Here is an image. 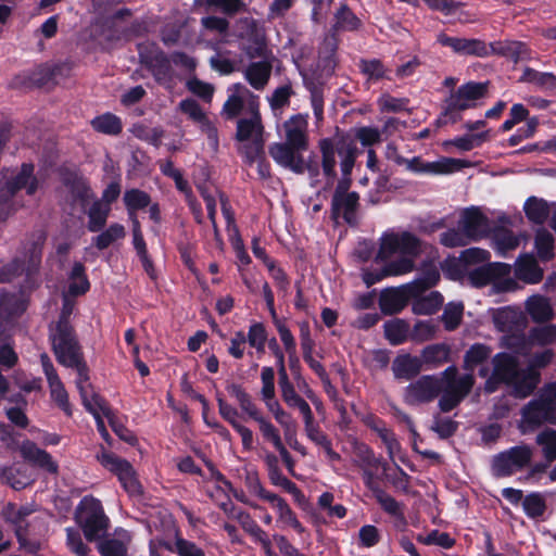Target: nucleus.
<instances>
[{
  "label": "nucleus",
  "mask_w": 556,
  "mask_h": 556,
  "mask_svg": "<svg viewBox=\"0 0 556 556\" xmlns=\"http://www.w3.org/2000/svg\"><path fill=\"white\" fill-rule=\"evenodd\" d=\"M521 238V235H516L511 230L498 228L494 230L492 236L493 248L501 255H505L508 251L515 250L520 244Z\"/></svg>",
  "instance_id": "obj_35"
},
{
  "label": "nucleus",
  "mask_w": 556,
  "mask_h": 556,
  "mask_svg": "<svg viewBox=\"0 0 556 556\" xmlns=\"http://www.w3.org/2000/svg\"><path fill=\"white\" fill-rule=\"evenodd\" d=\"M443 394L439 406L443 412H450L456 407L471 391L475 377L471 372L458 375L455 366L447 367L442 374Z\"/></svg>",
  "instance_id": "obj_6"
},
{
  "label": "nucleus",
  "mask_w": 556,
  "mask_h": 556,
  "mask_svg": "<svg viewBox=\"0 0 556 556\" xmlns=\"http://www.w3.org/2000/svg\"><path fill=\"white\" fill-rule=\"evenodd\" d=\"M417 540L425 545H438L443 548H450L454 545V540L445 532L433 530L426 535H418Z\"/></svg>",
  "instance_id": "obj_57"
},
{
  "label": "nucleus",
  "mask_w": 556,
  "mask_h": 556,
  "mask_svg": "<svg viewBox=\"0 0 556 556\" xmlns=\"http://www.w3.org/2000/svg\"><path fill=\"white\" fill-rule=\"evenodd\" d=\"M458 227L465 231L470 241H477L485 237L490 229L488 218L477 207H469L462 211Z\"/></svg>",
  "instance_id": "obj_19"
},
{
  "label": "nucleus",
  "mask_w": 556,
  "mask_h": 556,
  "mask_svg": "<svg viewBox=\"0 0 556 556\" xmlns=\"http://www.w3.org/2000/svg\"><path fill=\"white\" fill-rule=\"evenodd\" d=\"M354 137L363 147H370L381 141V132L375 127L364 126L354 129Z\"/></svg>",
  "instance_id": "obj_59"
},
{
  "label": "nucleus",
  "mask_w": 556,
  "mask_h": 556,
  "mask_svg": "<svg viewBox=\"0 0 556 556\" xmlns=\"http://www.w3.org/2000/svg\"><path fill=\"white\" fill-rule=\"evenodd\" d=\"M51 340L60 364L76 369L77 379L89 376L71 326L62 325L59 330H51Z\"/></svg>",
  "instance_id": "obj_5"
},
{
  "label": "nucleus",
  "mask_w": 556,
  "mask_h": 556,
  "mask_svg": "<svg viewBox=\"0 0 556 556\" xmlns=\"http://www.w3.org/2000/svg\"><path fill=\"white\" fill-rule=\"evenodd\" d=\"M300 151L287 142L274 143L269 147V154L274 161L294 173H302L304 168L303 159L299 154Z\"/></svg>",
  "instance_id": "obj_23"
},
{
  "label": "nucleus",
  "mask_w": 556,
  "mask_h": 556,
  "mask_svg": "<svg viewBox=\"0 0 556 556\" xmlns=\"http://www.w3.org/2000/svg\"><path fill=\"white\" fill-rule=\"evenodd\" d=\"M379 466H381L380 460L377 459L370 451L366 450L362 463L366 485L374 490L376 500L387 513L394 516L401 515L400 504L389 494L384 493L379 489L374 488V470L377 469ZM382 467H384V465H382ZM384 469L386 468H383V470Z\"/></svg>",
  "instance_id": "obj_13"
},
{
  "label": "nucleus",
  "mask_w": 556,
  "mask_h": 556,
  "mask_svg": "<svg viewBox=\"0 0 556 556\" xmlns=\"http://www.w3.org/2000/svg\"><path fill=\"white\" fill-rule=\"evenodd\" d=\"M406 168L413 173L426 175H447L460 170L469 166V163L458 159L439 157L433 162H425L422 159L415 156L413 159H404Z\"/></svg>",
  "instance_id": "obj_11"
},
{
  "label": "nucleus",
  "mask_w": 556,
  "mask_h": 556,
  "mask_svg": "<svg viewBox=\"0 0 556 556\" xmlns=\"http://www.w3.org/2000/svg\"><path fill=\"white\" fill-rule=\"evenodd\" d=\"M535 249L542 260H548L554 256V238L551 232L540 229L535 237Z\"/></svg>",
  "instance_id": "obj_53"
},
{
  "label": "nucleus",
  "mask_w": 556,
  "mask_h": 556,
  "mask_svg": "<svg viewBox=\"0 0 556 556\" xmlns=\"http://www.w3.org/2000/svg\"><path fill=\"white\" fill-rule=\"evenodd\" d=\"M270 65L266 62L252 63L245 71V78L255 89H262L270 75Z\"/></svg>",
  "instance_id": "obj_38"
},
{
  "label": "nucleus",
  "mask_w": 556,
  "mask_h": 556,
  "mask_svg": "<svg viewBox=\"0 0 556 556\" xmlns=\"http://www.w3.org/2000/svg\"><path fill=\"white\" fill-rule=\"evenodd\" d=\"M91 125L97 131L108 135H117L122 130L121 119L111 113L94 117Z\"/></svg>",
  "instance_id": "obj_45"
},
{
  "label": "nucleus",
  "mask_w": 556,
  "mask_h": 556,
  "mask_svg": "<svg viewBox=\"0 0 556 556\" xmlns=\"http://www.w3.org/2000/svg\"><path fill=\"white\" fill-rule=\"evenodd\" d=\"M486 92V84L468 83L460 86L447 100L444 116L455 112L464 111L476 105V102L483 98Z\"/></svg>",
  "instance_id": "obj_14"
},
{
  "label": "nucleus",
  "mask_w": 556,
  "mask_h": 556,
  "mask_svg": "<svg viewBox=\"0 0 556 556\" xmlns=\"http://www.w3.org/2000/svg\"><path fill=\"white\" fill-rule=\"evenodd\" d=\"M485 136L484 135H471V136H465L455 138L453 140H447L442 143L444 148H447L448 146H454L460 151H469L473 149L475 147L479 146L483 140Z\"/></svg>",
  "instance_id": "obj_61"
},
{
  "label": "nucleus",
  "mask_w": 556,
  "mask_h": 556,
  "mask_svg": "<svg viewBox=\"0 0 556 556\" xmlns=\"http://www.w3.org/2000/svg\"><path fill=\"white\" fill-rule=\"evenodd\" d=\"M556 339V326L555 325H544L541 327L534 328L529 337V341L526 343H520L521 345L517 352H525L529 344H539L545 345L553 342Z\"/></svg>",
  "instance_id": "obj_39"
},
{
  "label": "nucleus",
  "mask_w": 556,
  "mask_h": 556,
  "mask_svg": "<svg viewBox=\"0 0 556 556\" xmlns=\"http://www.w3.org/2000/svg\"><path fill=\"white\" fill-rule=\"evenodd\" d=\"M532 451L527 445L511 447L498 454L493 460V471L496 476H509L530 463Z\"/></svg>",
  "instance_id": "obj_12"
},
{
  "label": "nucleus",
  "mask_w": 556,
  "mask_h": 556,
  "mask_svg": "<svg viewBox=\"0 0 556 556\" xmlns=\"http://www.w3.org/2000/svg\"><path fill=\"white\" fill-rule=\"evenodd\" d=\"M442 303V295L433 291L416 300L413 304V311L417 315H431L441 307Z\"/></svg>",
  "instance_id": "obj_41"
},
{
  "label": "nucleus",
  "mask_w": 556,
  "mask_h": 556,
  "mask_svg": "<svg viewBox=\"0 0 556 556\" xmlns=\"http://www.w3.org/2000/svg\"><path fill=\"white\" fill-rule=\"evenodd\" d=\"M230 96L224 104V112L229 117H235L243 109L248 106L249 114H251V103L253 100L258 101L257 97L252 94L244 86L236 84L230 88Z\"/></svg>",
  "instance_id": "obj_27"
},
{
  "label": "nucleus",
  "mask_w": 556,
  "mask_h": 556,
  "mask_svg": "<svg viewBox=\"0 0 556 556\" xmlns=\"http://www.w3.org/2000/svg\"><path fill=\"white\" fill-rule=\"evenodd\" d=\"M349 181H341L334 192L332 199V208L337 215L342 217L348 223L354 222V213L358 205V194L356 192H346Z\"/></svg>",
  "instance_id": "obj_21"
},
{
  "label": "nucleus",
  "mask_w": 556,
  "mask_h": 556,
  "mask_svg": "<svg viewBox=\"0 0 556 556\" xmlns=\"http://www.w3.org/2000/svg\"><path fill=\"white\" fill-rule=\"evenodd\" d=\"M308 115L295 114L282 124L283 138L287 143L298 150H306L308 146Z\"/></svg>",
  "instance_id": "obj_20"
},
{
  "label": "nucleus",
  "mask_w": 556,
  "mask_h": 556,
  "mask_svg": "<svg viewBox=\"0 0 556 556\" xmlns=\"http://www.w3.org/2000/svg\"><path fill=\"white\" fill-rule=\"evenodd\" d=\"M386 338L394 345L404 342L408 334V325L401 319H393L384 324Z\"/></svg>",
  "instance_id": "obj_48"
},
{
  "label": "nucleus",
  "mask_w": 556,
  "mask_h": 556,
  "mask_svg": "<svg viewBox=\"0 0 556 556\" xmlns=\"http://www.w3.org/2000/svg\"><path fill=\"white\" fill-rule=\"evenodd\" d=\"M126 231L123 225L112 224L106 230L98 235L93 242L100 250H104L117 240L125 237Z\"/></svg>",
  "instance_id": "obj_47"
},
{
  "label": "nucleus",
  "mask_w": 556,
  "mask_h": 556,
  "mask_svg": "<svg viewBox=\"0 0 556 556\" xmlns=\"http://www.w3.org/2000/svg\"><path fill=\"white\" fill-rule=\"evenodd\" d=\"M516 276L527 283H536L543 277V271L530 254L521 255L516 263Z\"/></svg>",
  "instance_id": "obj_31"
},
{
  "label": "nucleus",
  "mask_w": 556,
  "mask_h": 556,
  "mask_svg": "<svg viewBox=\"0 0 556 556\" xmlns=\"http://www.w3.org/2000/svg\"><path fill=\"white\" fill-rule=\"evenodd\" d=\"M441 243L448 248L463 247L470 242L465 231L458 227V229H450L441 235Z\"/></svg>",
  "instance_id": "obj_60"
},
{
  "label": "nucleus",
  "mask_w": 556,
  "mask_h": 556,
  "mask_svg": "<svg viewBox=\"0 0 556 556\" xmlns=\"http://www.w3.org/2000/svg\"><path fill=\"white\" fill-rule=\"evenodd\" d=\"M319 149L321 152L323 170L326 176L334 177L337 154L340 157L341 172L344 177H348L355 163L357 148L354 140L343 134H337L332 138H325L319 141Z\"/></svg>",
  "instance_id": "obj_3"
},
{
  "label": "nucleus",
  "mask_w": 556,
  "mask_h": 556,
  "mask_svg": "<svg viewBox=\"0 0 556 556\" xmlns=\"http://www.w3.org/2000/svg\"><path fill=\"white\" fill-rule=\"evenodd\" d=\"M442 381L433 376H424L406 388L405 401L418 404L433 400L442 390Z\"/></svg>",
  "instance_id": "obj_16"
},
{
  "label": "nucleus",
  "mask_w": 556,
  "mask_h": 556,
  "mask_svg": "<svg viewBox=\"0 0 556 556\" xmlns=\"http://www.w3.org/2000/svg\"><path fill=\"white\" fill-rule=\"evenodd\" d=\"M181 112L187 114L189 118L198 123L201 130L206 135L210 146L213 150L217 149L218 138L215 126L207 119L205 113L201 110L199 104L191 99L184 100L179 103Z\"/></svg>",
  "instance_id": "obj_22"
},
{
  "label": "nucleus",
  "mask_w": 556,
  "mask_h": 556,
  "mask_svg": "<svg viewBox=\"0 0 556 556\" xmlns=\"http://www.w3.org/2000/svg\"><path fill=\"white\" fill-rule=\"evenodd\" d=\"M464 312L462 302H451L445 306L442 320L447 330H453L460 324Z\"/></svg>",
  "instance_id": "obj_54"
},
{
  "label": "nucleus",
  "mask_w": 556,
  "mask_h": 556,
  "mask_svg": "<svg viewBox=\"0 0 556 556\" xmlns=\"http://www.w3.org/2000/svg\"><path fill=\"white\" fill-rule=\"evenodd\" d=\"M492 350L484 344H473L464 355L463 367L466 371L473 374V370L479 367V375L482 378H488L489 367L486 361L490 358Z\"/></svg>",
  "instance_id": "obj_25"
},
{
  "label": "nucleus",
  "mask_w": 556,
  "mask_h": 556,
  "mask_svg": "<svg viewBox=\"0 0 556 556\" xmlns=\"http://www.w3.org/2000/svg\"><path fill=\"white\" fill-rule=\"evenodd\" d=\"M520 80L538 86H554L556 84V77L553 74L541 73L530 67L525 68Z\"/></svg>",
  "instance_id": "obj_56"
},
{
  "label": "nucleus",
  "mask_w": 556,
  "mask_h": 556,
  "mask_svg": "<svg viewBox=\"0 0 556 556\" xmlns=\"http://www.w3.org/2000/svg\"><path fill=\"white\" fill-rule=\"evenodd\" d=\"M240 525L256 542H258L267 556H277L270 545V541L266 533L258 527V525L245 513L239 511L236 515Z\"/></svg>",
  "instance_id": "obj_32"
},
{
  "label": "nucleus",
  "mask_w": 556,
  "mask_h": 556,
  "mask_svg": "<svg viewBox=\"0 0 556 556\" xmlns=\"http://www.w3.org/2000/svg\"><path fill=\"white\" fill-rule=\"evenodd\" d=\"M175 551L178 556H205V553L199 546L182 538L176 539Z\"/></svg>",
  "instance_id": "obj_64"
},
{
  "label": "nucleus",
  "mask_w": 556,
  "mask_h": 556,
  "mask_svg": "<svg viewBox=\"0 0 556 556\" xmlns=\"http://www.w3.org/2000/svg\"><path fill=\"white\" fill-rule=\"evenodd\" d=\"M276 355L279 362V388L283 402L290 408H298L302 416L308 419L309 414L312 413L308 403L303 397H301V395L295 391L293 384L290 382L285 368L282 353L277 351Z\"/></svg>",
  "instance_id": "obj_15"
},
{
  "label": "nucleus",
  "mask_w": 556,
  "mask_h": 556,
  "mask_svg": "<svg viewBox=\"0 0 556 556\" xmlns=\"http://www.w3.org/2000/svg\"><path fill=\"white\" fill-rule=\"evenodd\" d=\"M22 456L36 466L47 470L50 473H58L59 466L52 456L46 451L39 448L35 443L26 441L21 446Z\"/></svg>",
  "instance_id": "obj_28"
},
{
  "label": "nucleus",
  "mask_w": 556,
  "mask_h": 556,
  "mask_svg": "<svg viewBox=\"0 0 556 556\" xmlns=\"http://www.w3.org/2000/svg\"><path fill=\"white\" fill-rule=\"evenodd\" d=\"M245 337L251 346L255 348L258 352L264 351L267 337L262 324H253Z\"/></svg>",
  "instance_id": "obj_62"
},
{
  "label": "nucleus",
  "mask_w": 556,
  "mask_h": 556,
  "mask_svg": "<svg viewBox=\"0 0 556 556\" xmlns=\"http://www.w3.org/2000/svg\"><path fill=\"white\" fill-rule=\"evenodd\" d=\"M263 134L264 127L258 111V101L253 100L251 114H249V117L238 121L236 135L240 143L239 151L249 162H254L262 155L264 149Z\"/></svg>",
  "instance_id": "obj_4"
},
{
  "label": "nucleus",
  "mask_w": 556,
  "mask_h": 556,
  "mask_svg": "<svg viewBox=\"0 0 556 556\" xmlns=\"http://www.w3.org/2000/svg\"><path fill=\"white\" fill-rule=\"evenodd\" d=\"M29 514V510L26 508H18L15 505L9 504L2 510V516L9 522L15 525L16 534L20 540H22L21 530L23 527L24 518Z\"/></svg>",
  "instance_id": "obj_55"
},
{
  "label": "nucleus",
  "mask_w": 556,
  "mask_h": 556,
  "mask_svg": "<svg viewBox=\"0 0 556 556\" xmlns=\"http://www.w3.org/2000/svg\"><path fill=\"white\" fill-rule=\"evenodd\" d=\"M262 389L261 399L263 402L276 397L275 394V371L271 367H264L261 372Z\"/></svg>",
  "instance_id": "obj_58"
},
{
  "label": "nucleus",
  "mask_w": 556,
  "mask_h": 556,
  "mask_svg": "<svg viewBox=\"0 0 556 556\" xmlns=\"http://www.w3.org/2000/svg\"><path fill=\"white\" fill-rule=\"evenodd\" d=\"M33 166L24 164L21 172L5 187V195H12L20 189H26L28 194H34L38 188L36 178L33 176Z\"/></svg>",
  "instance_id": "obj_30"
},
{
  "label": "nucleus",
  "mask_w": 556,
  "mask_h": 556,
  "mask_svg": "<svg viewBox=\"0 0 556 556\" xmlns=\"http://www.w3.org/2000/svg\"><path fill=\"white\" fill-rule=\"evenodd\" d=\"M111 207L101 201H94L88 210V229L92 232L99 231L106 223Z\"/></svg>",
  "instance_id": "obj_40"
},
{
  "label": "nucleus",
  "mask_w": 556,
  "mask_h": 556,
  "mask_svg": "<svg viewBox=\"0 0 556 556\" xmlns=\"http://www.w3.org/2000/svg\"><path fill=\"white\" fill-rule=\"evenodd\" d=\"M97 458L105 469L118 478L123 488L129 495L137 496L142 493V486L129 462L109 452L100 453Z\"/></svg>",
  "instance_id": "obj_9"
},
{
  "label": "nucleus",
  "mask_w": 556,
  "mask_h": 556,
  "mask_svg": "<svg viewBox=\"0 0 556 556\" xmlns=\"http://www.w3.org/2000/svg\"><path fill=\"white\" fill-rule=\"evenodd\" d=\"M124 202L131 218L136 217L132 213L134 211L143 208L150 204V197L144 191L131 189L125 192Z\"/></svg>",
  "instance_id": "obj_52"
},
{
  "label": "nucleus",
  "mask_w": 556,
  "mask_h": 556,
  "mask_svg": "<svg viewBox=\"0 0 556 556\" xmlns=\"http://www.w3.org/2000/svg\"><path fill=\"white\" fill-rule=\"evenodd\" d=\"M89 290V281L85 275L84 266L80 263L74 264L68 278V293L80 295Z\"/></svg>",
  "instance_id": "obj_42"
},
{
  "label": "nucleus",
  "mask_w": 556,
  "mask_h": 556,
  "mask_svg": "<svg viewBox=\"0 0 556 556\" xmlns=\"http://www.w3.org/2000/svg\"><path fill=\"white\" fill-rule=\"evenodd\" d=\"M495 327L507 333L504 338V344L509 349L519 350L520 343H526L525 338L517 336L527 326V318L519 308L503 307L491 311Z\"/></svg>",
  "instance_id": "obj_7"
},
{
  "label": "nucleus",
  "mask_w": 556,
  "mask_h": 556,
  "mask_svg": "<svg viewBox=\"0 0 556 556\" xmlns=\"http://www.w3.org/2000/svg\"><path fill=\"white\" fill-rule=\"evenodd\" d=\"M497 52L514 62L530 60L531 53L528 47L520 41H507L500 45Z\"/></svg>",
  "instance_id": "obj_44"
},
{
  "label": "nucleus",
  "mask_w": 556,
  "mask_h": 556,
  "mask_svg": "<svg viewBox=\"0 0 556 556\" xmlns=\"http://www.w3.org/2000/svg\"><path fill=\"white\" fill-rule=\"evenodd\" d=\"M264 404L267 410L278 422V425L281 426L286 435L294 430V420L292 419L291 415L283 409L276 397L265 401Z\"/></svg>",
  "instance_id": "obj_37"
},
{
  "label": "nucleus",
  "mask_w": 556,
  "mask_h": 556,
  "mask_svg": "<svg viewBox=\"0 0 556 556\" xmlns=\"http://www.w3.org/2000/svg\"><path fill=\"white\" fill-rule=\"evenodd\" d=\"M421 365L422 362L419 357L401 355L393 362L392 369L395 377L409 379L420 371Z\"/></svg>",
  "instance_id": "obj_36"
},
{
  "label": "nucleus",
  "mask_w": 556,
  "mask_h": 556,
  "mask_svg": "<svg viewBox=\"0 0 556 556\" xmlns=\"http://www.w3.org/2000/svg\"><path fill=\"white\" fill-rule=\"evenodd\" d=\"M526 311L535 323H545L553 318L554 311L548 301L543 295L534 294L527 299Z\"/></svg>",
  "instance_id": "obj_29"
},
{
  "label": "nucleus",
  "mask_w": 556,
  "mask_h": 556,
  "mask_svg": "<svg viewBox=\"0 0 556 556\" xmlns=\"http://www.w3.org/2000/svg\"><path fill=\"white\" fill-rule=\"evenodd\" d=\"M525 212L527 217L535 224L544 223L549 213L547 203L536 198H530L527 200L525 203Z\"/></svg>",
  "instance_id": "obj_46"
},
{
  "label": "nucleus",
  "mask_w": 556,
  "mask_h": 556,
  "mask_svg": "<svg viewBox=\"0 0 556 556\" xmlns=\"http://www.w3.org/2000/svg\"><path fill=\"white\" fill-rule=\"evenodd\" d=\"M493 371L488 376L484 390L494 392L500 382L513 387L516 396L527 397L535 389L539 382V374L532 368L518 370V362L508 353H498L493 359Z\"/></svg>",
  "instance_id": "obj_2"
},
{
  "label": "nucleus",
  "mask_w": 556,
  "mask_h": 556,
  "mask_svg": "<svg viewBox=\"0 0 556 556\" xmlns=\"http://www.w3.org/2000/svg\"><path fill=\"white\" fill-rule=\"evenodd\" d=\"M407 303V296L404 291L393 289L383 292L380 296L379 305L384 314L392 315L401 312Z\"/></svg>",
  "instance_id": "obj_34"
},
{
  "label": "nucleus",
  "mask_w": 556,
  "mask_h": 556,
  "mask_svg": "<svg viewBox=\"0 0 556 556\" xmlns=\"http://www.w3.org/2000/svg\"><path fill=\"white\" fill-rule=\"evenodd\" d=\"M509 274V266L504 263H490L470 273L469 279L476 287H482L490 282L497 287L496 280Z\"/></svg>",
  "instance_id": "obj_26"
},
{
  "label": "nucleus",
  "mask_w": 556,
  "mask_h": 556,
  "mask_svg": "<svg viewBox=\"0 0 556 556\" xmlns=\"http://www.w3.org/2000/svg\"><path fill=\"white\" fill-rule=\"evenodd\" d=\"M249 417L256 421L260 432L266 441L270 442L275 448L281 447L283 442L278 428L268 418H266L258 408L249 415Z\"/></svg>",
  "instance_id": "obj_33"
},
{
  "label": "nucleus",
  "mask_w": 556,
  "mask_h": 556,
  "mask_svg": "<svg viewBox=\"0 0 556 556\" xmlns=\"http://www.w3.org/2000/svg\"><path fill=\"white\" fill-rule=\"evenodd\" d=\"M422 243L413 233L407 231L387 232L380 239L377 258L386 261L394 254H401L400 260L388 263L378 274L365 271L364 281L371 286L388 276H402L413 271L414 260L421 253Z\"/></svg>",
  "instance_id": "obj_1"
},
{
  "label": "nucleus",
  "mask_w": 556,
  "mask_h": 556,
  "mask_svg": "<svg viewBox=\"0 0 556 556\" xmlns=\"http://www.w3.org/2000/svg\"><path fill=\"white\" fill-rule=\"evenodd\" d=\"M448 353L450 351L446 345L432 344L422 350L420 359L426 364L439 365L447 361Z\"/></svg>",
  "instance_id": "obj_50"
},
{
  "label": "nucleus",
  "mask_w": 556,
  "mask_h": 556,
  "mask_svg": "<svg viewBox=\"0 0 556 556\" xmlns=\"http://www.w3.org/2000/svg\"><path fill=\"white\" fill-rule=\"evenodd\" d=\"M129 541L130 535L123 531L122 539H111L100 543L99 552L102 556H125Z\"/></svg>",
  "instance_id": "obj_43"
},
{
  "label": "nucleus",
  "mask_w": 556,
  "mask_h": 556,
  "mask_svg": "<svg viewBox=\"0 0 556 556\" xmlns=\"http://www.w3.org/2000/svg\"><path fill=\"white\" fill-rule=\"evenodd\" d=\"M460 260L467 265L481 264L490 260V253L480 248H470L462 252Z\"/></svg>",
  "instance_id": "obj_63"
},
{
  "label": "nucleus",
  "mask_w": 556,
  "mask_h": 556,
  "mask_svg": "<svg viewBox=\"0 0 556 556\" xmlns=\"http://www.w3.org/2000/svg\"><path fill=\"white\" fill-rule=\"evenodd\" d=\"M89 376L85 379H76V387L80 393L83 404L86 409L94 417L97 421V428L104 440H109L110 435L108 430L105 429L103 417L111 420L112 412L106 406L104 401L93 391L89 384Z\"/></svg>",
  "instance_id": "obj_10"
},
{
  "label": "nucleus",
  "mask_w": 556,
  "mask_h": 556,
  "mask_svg": "<svg viewBox=\"0 0 556 556\" xmlns=\"http://www.w3.org/2000/svg\"><path fill=\"white\" fill-rule=\"evenodd\" d=\"M536 443L542 447V453L547 462L556 459V431L545 429L536 437Z\"/></svg>",
  "instance_id": "obj_49"
},
{
  "label": "nucleus",
  "mask_w": 556,
  "mask_h": 556,
  "mask_svg": "<svg viewBox=\"0 0 556 556\" xmlns=\"http://www.w3.org/2000/svg\"><path fill=\"white\" fill-rule=\"evenodd\" d=\"M227 391L233 399H236L241 410L248 416L251 415L255 409H257L251 396L245 392V390L240 384L229 383L227 386Z\"/></svg>",
  "instance_id": "obj_51"
},
{
  "label": "nucleus",
  "mask_w": 556,
  "mask_h": 556,
  "mask_svg": "<svg viewBox=\"0 0 556 556\" xmlns=\"http://www.w3.org/2000/svg\"><path fill=\"white\" fill-rule=\"evenodd\" d=\"M41 365L43 372L46 375L48 386L50 389V396L52 401L67 415L72 414L71 404L68 401V394L65 390L63 382L61 381L59 375L56 374L53 364L47 354H42Z\"/></svg>",
  "instance_id": "obj_17"
},
{
  "label": "nucleus",
  "mask_w": 556,
  "mask_h": 556,
  "mask_svg": "<svg viewBox=\"0 0 556 556\" xmlns=\"http://www.w3.org/2000/svg\"><path fill=\"white\" fill-rule=\"evenodd\" d=\"M76 519L89 541L101 536L108 527V518L101 503L93 497H84L80 501L76 510Z\"/></svg>",
  "instance_id": "obj_8"
},
{
  "label": "nucleus",
  "mask_w": 556,
  "mask_h": 556,
  "mask_svg": "<svg viewBox=\"0 0 556 556\" xmlns=\"http://www.w3.org/2000/svg\"><path fill=\"white\" fill-rule=\"evenodd\" d=\"M438 42L448 47L453 52L460 55L486 56L490 53L486 43L476 38L451 37L445 34L438 36Z\"/></svg>",
  "instance_id": "obj_18"
},
{
  "label": "nucleus",
  "mask_w": 556,
  "mask_h": 556,
  "mask_svg": "<svg viewBox=\"0 0 556 556\" xmlns=\"http://www.w3.org/2000/svg\"><path fill=\"white\" fill-rule=\"evenodd\" d=\"M556 421V407L540 402L539 400L531 401L522 410V431H526L525 426L529 427L539 426L542 422Z\"/></svg>",
  "instance_id": "obj_24"
}]
</instances>
